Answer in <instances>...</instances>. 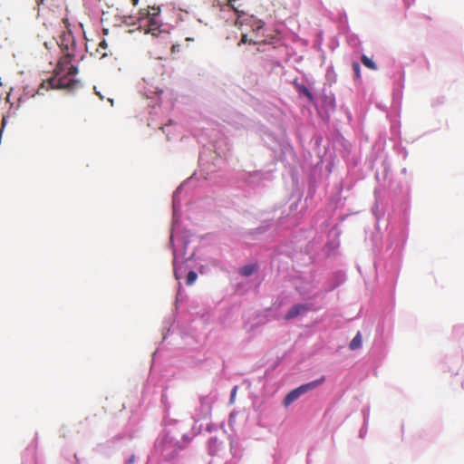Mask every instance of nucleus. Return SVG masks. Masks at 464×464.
Instances as JSON below:
<instances>
[{
	"instance_id": "6",
	"label": "nucleus",
	"mask_w": 464,
	"mask_h": 464,
	"mask_svg": "<svg viewBox=\"0 0 464 464\" xmlns=\"http://www.w3.org/2000/svg\"><path fill=\"white\" fill-rule=\"evenodd\" d=\"M67 44L71 47V51H74L75 43H74L73 36L71 34V32L63 33L60 36L59 45L61 46L63 52H65V45H67Z\"/></svg>"
},
{
	"instance_id": "20",
	"label": "nucleus",
	"mask_w": 464,
	"mask_h": 464,
	"mask_svg": "<svg viewBox=\"0 0 464 464\" xmlns=\"http://www.w3.org/2000/svg\"><path fill=\"white\" fill-rule=\"evenodd\" d=\"M36 2H37L38 5H41V4L44 3V0H36Z\"/></svg>"
},
{
	"instance_id": "10",
	"label": "nucleus",
	"mask_w": 464,
	"mask_h": 464,
	"mask_svg": "<svg viewBox=\"0 0 464 464\" xmlns=\"http://www.w3.org/2000/svg\"><path fill=\"white\" fill-rule=\"evenodd\" d=\"M256 270V265H247L240 268V275L243 276H249Z\"/></svg>"
},
{
	"instance_id": "15",
	"label": "nucleus",
	"mask_w": 464,
	"mask_h": 464,
	"mask_svg": "<svg viewBox=\"0 0 464 464\" xmlns=\"http://www.w3.org/2000/svg\"><path fill=\"white\" fill-rule=\"evenodd\" d=\"M66 70H68L66 72V75H74L78 72L77 67L72 64H70Z\"/></svg>"
},
{
	"instance_id": "16",
	"label": "nucleus",
	"mask_w": 464,
	"mask_h": 464,
	"mask_svg": "<svg viewBox=\"0 0 464 464\" xmlns=\"http://www.w3.org/2000/svg\"><path fill=\"white\" fill-rule=\"evenodd\" d=\"M247 41L248 40H247L246 34H243L242 37H241L240 43L238 44L240 45L241 44H246Z\"/></svg>"
},
{
	"instance_id": "19",
	"label": "nucleus",
	"mask_w": 464,
	"mask_h": 464,
	"mask_svg": "<svg viewBox=\"0 0 464 464\" xmlns=\"http://www.w3.org/2000/svg\"><path fill=\"white\" fill-rule=\"evenodd\" d=\"M139 0H131V3L133 5H136L138 4Z\"/></svg>"
},
{
	"instance_id": "9",
	"label": "nucleus",
	"mask_w": 464,
	"mask_h": 464,
	"mask_svg": "<svg viewBox=\"0 0 464 464\" xmlns=\"http://www.w3.org/2000/svg\"><path fill=\"white\" fill-rule=\"evenodd\" d=\"M362 64L370 70L376 71L378 69L376 63L368 56L362 54L361 57Z\"/></svg>"
},
{
	"instance_id": "13",
	"label": "nucleus",
	"mask_w": 464,
	"mask_h": 464,
	"mask_svg": "<svg viewBox=\"0 0 464 464\" xmlns=\"http://www.w3.org/2000/svg\"><path fill=\"white\" fill-rule=\"evenodd\" d=\"M298 89H299V92H302L304 95H305L310 102H313L314 96H313L312 92L305 86H304V85L299 86Z\"/></svg>"
},
{
	"instance_id": "17",
	"label": "nucleus",
	"mask_w": 464,
	"mask_h": 464,
	"mask_svg": "<svg viewBox=\"0 0 464 464\" xmlns=\"http://www.w3.org/2000/svg\"><path fill=\"white\" fill-rule=\"evenodd\" d=\"M107 46H108V44H107V43H106V41H105V40H103V41H102V42H101V44H100V47H102V48L105 49V48H107Z\"/></svg>"
},
{
	"instance_id": "18",
	"label": "nucleus",
	"mask_w": 464,
	"mask_h": 464,
	"mask_svg": "<svg viewBox=\"0 0 464 464\" xmlns=\"http://www.w3.org/2000/svg\"><path fill=\"white\" fill-rule=\"evenodd\" d=\"M173 240H174V230H173V228H171V230H170V236H169V241H170V243H172V242H173Z\"/></svg>"
},
{
	"instance_id": "21",
	"label": "nucleus",
	"mask_w": 464,
	"mask_h": 464,
	"mask_svg": "<svg viewBox=\"0 0 464 464\" xmlns=\"http://www.w3.org/2000/svg\"><path fill=\"white\" fill-rule=\"evenodd\" d=\"M170 51H171V53L174 52V44L170 47Z\"/></svg>"
},
{
	"instance_id": "14",
	"label": "nucleus",
	"mask_w": 464,
	"mask_h": 464,
	"mask_svg": "<svg viewBox=\"0 0 464 464\" xmlns=\"http://www.w3.org/2000/svg\"><path fill=\"white\" fill-rule=\"evenodd\" d=\"M353 70L354 72L355 79L361 78V68L360 64L357 62H353L352 64Z\"/></svg>"
},
{
	"instance_id": "3",
	"label": "nucleus",
	"mask_w": 464,
	"mask_h": 464,
	"mask_svg": "<svg viewBox=\"0 0 464 464\" xmlns=\"http://www.w3.org/2000/svg\"><path fill=\"white\" fill-rule=\"evenodd\" d=\"M325 378L322 376L320 379L310 382L308 383L303 384L298 388L291 391L284 399V406L288 407L291 403H293L295 400H297L302 394L305 393L308 391L315 389L324 383Z\"/></svg>"
},
{
	"instance_id": "4",
	"label": "nucleus",
	"mask_w": 464,
	"mask_h": 464,
	"mask_svg": "<svg viewBox=\"0 0 464 464\" xmlns=\"http://www.w3.org/2000/svg\"><path fill=\"white\" fill-rule=\"evenodd\" d=\"M73 57L74 51H71V47L68 44L65 45V52H63V56L58 62L53 72H56V75H60L65 72Z\"/></svg>"
},
{
	"instance_id": "7",
	"label": "nucleus",
	"mask_w": 464,
	"mask_h": 464,
	"mask_svg": "<svg viewBox=\"0 0 464 464\" xmlns=\"http://www.w3.org/2000/svg\"><path fill=\"white\" fill-rule=\"evenodd\" d=\"M243 4L240 0H227V6H229L236 14H237L238 17L246 14L245 10L243 9Z\"/></svg>"
},
{
	"instance_id": "2",
	"label": "nucleus",
	"mask_w": 464,
	"mask_h": 464,
	"mask_svg": "<svg viewBox=\"0 0 464 464\" xmlns=\"http://www.w3.org/2000/svg\"><path fill=\"white\" fill-rule=\"evenodd\" d=\"M160 14V7L149 6L145 9H140L139 12L138 19L140 21H146V25L148 27V32L152 34H156V31L159 30L160 24L157 19V16Z\"/></svg>"
},
{
	"instance_id": "8",
	"label": "nucleus",
	"mask_w": 464,
	"mask_h": 464,
	"mask_svg": "<svg viewBox=\"0 0 464 464\" xmlns=\"http://www.w3.org/2000/svg\"><path fill=\"white\" fill-rule=\"evenodd\" d=\"M362 335H361V333L358 332L356 334V335L353 338V340L351 341L350 344H349V347L351 350H356V349H359L362 347Z\"/></svg>"
},
{
	"instance_id": "11",
	"label": "nucleus",
	"mask_w": 464,
	"mask_h": 464,
	"mask_svg": "<svg viewBox=\"0 0 464 464\" xmlns=\"http://www.w3.org/2000/svg\"><path fill=\"white\" fill-rule=\"evenodd\" d=\"M160 130L163 133L166 134L167 140H170V135L172 134V125L171 123L165 124L164 126L160 127Z\"/></svg>"
},
{
	"instance_id": "12",
	"label": "nucleus",
	"mask_w": 464,
	"mask_h": 464,
	"mask_svg": "<svg viewBox=\"0 0 464 464\" xmlns=\"http://www.w3.org/2000/svg\"><path fill=\"white\" fill-rule=\"evenodd\" d=\"M197 278H198V276H197L196 272L189 271L187 276V280H186L187 285H193L195 283V281L197 280Z\"/></svg>"
},
{
	"instance_id": "1",
	"label": "nucleus",
	"mask_w": 464,
	"mask_h": 464,
	"mask_svg": "<svg viewBox=\"0 0 464 464\" xmlns=\"http://www.w3.org/2000/svg\"><path fill=\"white\" fill-rule=\"evenodd\" d=\"M77 81L68 78V75H56V72H54V75L50 77L48 80L44 81L42 84L39 87L38 92L41 89H72L76 84Z\"/></svg>"
},
{
	"instance_id": "5",
	"label": "nucleus",
	"mask_w": 464,
	"mask_h": 464,
	"mask_svg": "<svg viewBox=\"0 0 464 464\" xmlns=\"http://www.w3.org/2000/svg\"><path fill=\"white\" fill-rule=\"evenodd\" d=\"M308 311V306L304 304H297L292 306L285 315V320H291Z\"/></svg>"
}]
</instances>
